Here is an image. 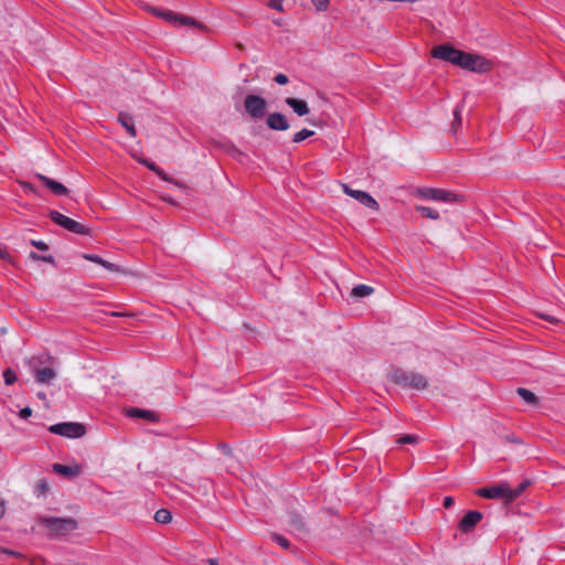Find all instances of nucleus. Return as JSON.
<instances>
[{"instance_id": "44", "label": "nucleus", "mask_w": 565, "mask_h": 565, "mask_svg": "<svg viewBox=\"0 0 565 565\" xmlns=\"http://www.w3.org/2000/svg\"><path fill=\"white\" fill-rule=\"evenodd\" d=\"M454 504V499L451 497H446L444 499L443 505L446 509H449Z\"/></svg>"}, {"instance_id": "40", "label": "nucleus", "mask_w": 565, "mask_h": 565, "mask_svg": "<svg viewBox=\"0 0 565 565\" xmlns=\"http://www.w3.org/2000/svg\"><path fill=\"white\" fill-rule=\"evenodd\" d=\"M291 524L296 527V529H301L303 526L302 524V521L300 518L298 516H295L291 519Z\"/></svg>"}, {"instance_id": "31", "label": "nucleus", "mask_w": 565, "mask_h": 565, "mask_svg": "<svg viewBox=\"0 0 565 565\" xmlns=\"http://www.w3.org/2000/svg\"><path fill=\"white\" fill-rule=\"evenodd\" d=\"M418 438L414 435H405L397 439V444L404 445V444H416Z\"/></svg>"}, {"instance_id": "26", "label": "nucleus", "mask_w": 565, "mask_h": 565, "mask_svg": "<svg viewBox=\"0 0 565 565\" xmlns=\"http://www.w3.org/2000/svg\"><path fill=\"white\" fill-rule=\"evenodd\" d=\"M154 520L159 523L166 524L171 520V513L169 510L160 509L154 514Z\"/></svg>"}, {"instance_id": "2", "label": "nucleus", "mask_w": 565, "mask_h": 565, "mask_svg": "<svg viewBox=\"0 0 565 565\" xmlns=\"http://www.w3.org/2000/svg\"><path fill=\"white\" fill-rule=\"evenodd\" d=\"M43 524L55 536H64L77 529V522L72 518H49L43 520Z\"/></svg>"}, {"instance_id": "12", "label": "nucleus", "mask_w": 565, "mask_h": 565, "mask_svg": "<svg viewBox=\"0 0 565 565\" xmlns=\"http://www.w3.org/2000/svg\"><path fill=\"white\" fill-rule=\"evenodd\" d=\"M268 128L271 130L285 131L288 130L290 125L287 117L280 113L269 114L266 120Z\"/></svg>"}, {"instance_id": "33", "label": "nucleus", "mask_w": 565, "mask_h": 565, "mask_svg": "<svg viewBox=\"0 0 565 565\" xmlns=\"http://www.w3.org/2000/svg\"><path fill=\"white\" fill-rule=\"evenodd\" d=\"M267 6L274 10H277L279 12H284V3L282 0H269Z\"/></svg>"}, {"instance_id": "15", "label": "nucleus", "mask_w": 565, "mask_h": 565, "mask_svg": "<svg viewBox=\"0 0 565 565\" xmlns=\"http://www.w3.org/2000/svg\"><path fill=\"white\" fill-rule=\"evenodd\" d=\"M36 178L41 180L52 191V193L56 195H66L68 193L67 188L55 180H52L43 174H36Z\"/></svg>"}, {"instance_id": "20", "label": "nucleus", "mask_w": 565, "mask_h": 565, "mask_svg": "<svg viewBox=\"0 0 565 565\" xmlns=\"http://www.w3.org/2000/svg\"><path fill=\"white\" fill-rule=\"evenodd\" d=\"M373 290L374 289L370 286L358 285L352 289L351 295L356 298H363L370 296L373 292Z\"/></svg>"}, {"instance_id": "11", "label": "nucleus", "mask_w": 565, "mask_h": 565, "mask_svg": "<svg viewBox=\"0 0 565 565\" xmlns=\"http://www.w3.org/2000/svg\"><path fill=\"white\" fill-rule=\"evenodd\" d=\"M343 192L351 198L359 201L364 206L372 209L374 211H379L380 205L374 198H372L369 193L361 190H353L348 184H342Z\"/></svg>"}, {"instance_id": "28", "label": "nucleus", "mask_w": 565, "mask_h": 565, "mask_svg": "<svg viewBox=\"0 0 565 565\" xmlns=\"http://www.w3.org/2000/svg\"><path fill=\"white\" fill-rule=\"evenodd\" d=\"M271 539H273V540H274L278 545H280L282 548H285V550H289V548H290V543H289V541H288L286 537H284L282 535L274 533V534L271 535Z\"/></svg>"}, {"instance_id": "41", "label": "nucleus", "mask_w": 565, "mask_h": 565, "mask_svg": "<svg viewBox=\"0 0 565 565\" xmlns=\"http://www.w3.org/2000/svg\"><path fill=\"white\" fill-rule=\"evenodd\" d=\"M541 318L546 320V321H550L552 323H557L559 322V319L553 317V316H550V315H541Z\"/></svg>"}, {"instance_id": "27", "label": "nucleus", "mask_w": 565, "mask_h": 565, "mask_svg": "<svg viewBox=\"0 0 565 565\" xmlns=\"http://www.w3.org/2000/svg\"><path fill=\"white\" fill-rule=\"evenodd\" d=\"M313 135H315L313 130H309V129L305 128V129H302V130H300V131H298V132H296L294 135L292 142H296V143L301 142L305 139H307V138H309V137H311Z\"/></svg>"}, {"instance_id": "18", "label": "nucleus", "mask_w": 565, "mask_h": 565, "mask_svg": "<svg viewBox=\"0 0 565 565\" xmlns=\"http://www.w3.org/2000/svg\"><path fill=\"white\" fill-rule=\"evenodd\" d=\"M56 376L52 367H43L35 371V379L39 383L50 384Z\"/></svg>"}, {"instance_id": "9", "label": "nucleus", "mask_w": 565, "mask_h": 565, "mask_svg": "<svg viewBox=\"0 0 565 565\" xmlns=\"http://www.w3.org/2000/svg\"><path fill=\"white\" fill-rule=\"evenodd\" d=\"M417 195L422 199L450 202L455 201L457 195L440 189L424 188L417 190Z\"/></svg>"}, {"instance_id": "24", "label": "nucleus", "mask_w": 565, "mask_h": 565, "mask_svg": "<svg viewBox=\"0 0 565 565\" xmlns=\"http://www.w3.org/2000/svg\"><path fill=\"white\" fill-rule=\"evenodd\" d=\"M141 164H145L148 169L156 172L158 175H160L162 179L167 180L166 174L162 172V170L157 167L153 162L148 161L143 158H136Z\"/></svg>"}, {"instance_id": "48", "label": "nucleus", "mask_w": 565, "mask_h": 565, "mask_svg": "<svg viewBox=\"0 0 565 565\" xmlns=\"http://www.w3.org/2000/svg\"><path fill=\"white\" fill-rule=\"evenodd\" d=\"M41 260L51 263L53 258L51 256H42Z\"/></svg>"}, {"instance_id": "32", "label": "nucleus", "mask_w": 565, "mask_h": 565, "mask_svg": "<svg viewBox=\"0 0 565 565\" xmlns=\"http://www.w3.org/2000/svg\"><path fill=\"white\" fill-rule=\"evenodd\" d=\"M35 489L39 495H44L49 491L47 482L45 480H39Z\"/></svg>"}, {"instance_id": "14", "label": "nucleus", "mask_w": 565, "mask_h": 565, "mask_svg": "<svg viewBox=\"0 0 565 565\" xmlns=\"http://www.w3.org/2000/svg\"><path fill=\"white\" fill-rule=\"evenodd\" d=\"M52 469L57 475L64 476L66 478H74L82 471V467L79 465L66 466L62 463H54Z\"/></svg>"}, {"instance_id": "16", "label": "nucleus", "mask_w": 565, "mask_h": 565, "mask_svg": "<svg viewBox=\"0 0 565 565\" xmlns=\"http://www.w3.org/2000/svg\"><path fill=\"white\" fill-rule=\"evenodd\" d=\"M286 104L292 108V110L298 115V116H306L309 114V107H308V104L302 100V99H297V98H292V97H288L286 98Z\"/></svg>"}, {"instance_id": "25", "label": "nucleus", "mask_w": 565, "mask_h": 565, "mask_svg": "<svg viewBox=\"0 0 565 565\" xmlns=\"http://www.w3.org/2000/svg\"><path fill=\"white\" fill-rule=\"evenodd\" d=\"M518 394L529 404L536 403V396L533 392L526 390V388H518Z\"/></svg>"}, {"instance_id": "19", "label": "nucleus", "mask_w": 565, "mask_h": 565, "mask_svg": "<svg viewBox=\"0 0 565 565\" xmlns=\"http://www.w3.org/2000/svg\"><path fill=\"white\" fill-rule=\"evenodd\" d=\"M118 121L122 125V127L127 130L128 135L131 138L136 137L137 131L134 126L132 117L130 115L121 113L118 117Z\"/></svg>"}, {"instance_id": "21", "label": "nucleus", "mask_w": 565, "mask_h": 565, "mask_svg": "<svg viewBox=\"0 0 565 565\" xmlns=\"http://www.w3.org/2000/svg\"><path fill=\"white\" fill-rule=\"evenodd\" d=\"M462 105H457L454 109V120L451 122V132L455 135L458 130V128L461 125V113H462Z\"/></svg>"}, {"instance_id": "4", "label": "nucleus", "mask_w": 565, "mask_h": 565, "mask_svg": "<svg viewBox=\"0 0 565 565\" xmlns=\"http://www.w3.org/2000/svg\"><path fill=\"white\" fill-rule=\"evenodd\" d=\"M50 218L61 227L75 233L79 235H87L89 234L88 228H86L83 224L78 223L75 220H72L68 216H65L64 214L57 212V211H50L49 213Z\"/></svg>"}, {"instance_id": "10", "label": "nucleus", "mask_w": 565, "mask_h": 565, "mask_svg": "<svg viewBox=\"0 0 565 565\" xmlns=\"http://www.w3.org/2000/svg\"><path fill=\"white\" fill-rule=\"evenodd\" d=\"M461 54L462 51L450 45H438L433 50L434 57L450 62L455 65H459Z\"/></svg>"}, {"instance_id": "1", "label": "nucleus", "mask_w": 565, "mask_h": 565, "mask_svg": "<svg viewBox=\"0 0 565 565\" xmlns=\"http://www.w3.org/2000/svg\"><path fill=\"white\" fill-rule=\"evenodd\" d=\"M388 377L404 388L424 390L428 385L427 379L423 374L401 369L392 370Z\"/></svg>"}, {"instance_id": "6", "label": "nucleus", "mask_w": 565, "mask_h": 565, "mask_svg": "<svg viewBox=\"0 0 565 565\" xmlns=\"http://www.w3.org/2000/svg\"><path fill=\"white\" fill-rule=\"evenodd\" d=\"M266 100L257 95H247L244 100L246 113L255 120L262 119L266 111Z\"/></svg>"}, {"instance_id": "23", "label": "nucleus", "mask_w": 565, "mask_h": 565, "mask_svg": "<svg viewBox=\"0 0 565 565\" xmlns=\"http://www.w3.org/2000/svg\"><path fill=\"white\" fill-rule=\"evenodd\" d=\"M531 484L530 480H524L521 482L518 488L511 489L510 488V500H515Z\"/></svg>"}, {"instance_id": "13", "label": "nucleus", "mask_w": 565, "mask_h": 565, "mask_svg": "<svg viewBox=\"0 0 565 565\" xmlns=\"http://www.w3.org/2000/svg\"><path fill=\"white\" fill-rule=\"evenodd\" d=\"M482 514L479 511H469L459 522V530L461 532H470L480 521Z\"/></svg>"}, {"instance_id": "43", "label": "nucleus", "mask_w": 565, "mask_h": 565, "mask_svg": "<svg viewBox=\"0 0 565 565\" xmlns=\"http://www.w3.org/2000/svg\"><path fill=\"white\" fill-rule=\"evenodd\" d=\"M0 258L7 262H11V256L6 249L0 248Z\"/></svg>"}, {"instance_id": "34", "label": "nucleus", "mask_w": 565, "mask_h": 565, "mask_svg": "<svg viewBox=\"0 0 565 565\" xmlns=\"http://www.w3.org/2000/svg\"><path fill=\"white\" fill-rule=\"evenodd\" d=\"M100 266H103L105 269L109 270V271H114V273H118L120 271L119 267L108 260H105L103 259L102 263L99 264Z\"/></svg>"}, {"instance_id": "30", "label": "nucleus", "mask_w": 565, "mask_h": 565, "mask_svg": "<svg viewBox=\"0 0 565 565\" xmlns=\"http://www.w3.org/2000/svg\"><path fill=\"white\" fill-rule=\"evenodd\" d=\"M317 11H327L330 4V0H311Z\"/></svg>"}, {"instance_id": "49", "label": "nucleus", "mask_w": 565, "mask_h": 565, "mask_svg": "<svg viewBox=\"0 0 565 565\" xmlns=\"http://www.w3.org/2000/svg\"><path fill=\"white\" fill-rule=\"evenodd\" d=\"M210 565H220L215 559H209Z\"/></svg>"}, {"instance_id": "29", "label": "nucleus", "mask_w": 565, "mask_h": 565, "mask_svg": "<svg viewBox=\"0 0 565 565\" xmlns=\"http://www.w3.org/2000/svg\"><path fill=\"white\" fill-rule=\"evenodd\" d=\"M3 380L7 385H12L17 381V374L11 369L3 372Z\"/></svg>"}, {"instance_id": "22", "label": "nucleus", "mask_w": 565, "mask_h": 565, "mask_svg": "<svg viewBox=\"0 0 565 565\" xmlns=\"http://www.w3.org/2000/svg\"><path fill=\"white\" fill-rule=\"evenodd\" d=\"M416 210L423 216L428 217L430 220H438L439 218V213L436 210L431 209V207L423 206V205H417Z\"/></svg>"}, {"instance_id": "17", "label": "nucleus", "mask_w": 565, "mask_h": 565, "mask_svg": "<svg viewBox=\"0 0 565 565\" xmlns=\"http://www.w3.org/2000/svg\"><path fill=\"white\" fill-rule=\"evenodd\" d=\"M127 415L131 418H142V419H147L149 422H156L157 420V415L156 413L151 412V411H147V409H141V408H129L127 411Z\"/></svg>"}, {"instance_id": "35", "label": "nucleus", "mask_w": 565, "mask_h": 565, "mask_svg": "<svg viewBox=\"0 0 565 565\" xmlns=\"http://www.w3.org/2000/svg\"><path fill=\"white\" fill-rule=\"evenodd\" d=\"M274 81L278 84V85H286L289 79H288V76L282 74V73H279L277 74L275 77H274Z\"/></svg>"}, {"instance_id": "7", "label": "nucleus", "mask_w": 565, "mask_h": 565, "mask_svg": "<svg viewBox=\"0 0 565 565\" xmlns=\"http://www.w3.org/2000/svg\"><path fill=\"white\" fill-rule=\"evenodd\" d=\"M151 12L173 25H193V26L202 28L201 23H199L194 19H192L190 17L182 15V14L174 13L172 11H161V10L153 8V9H151Z\"/></svg>"}, {"instance_id": "38", "label": "nucleus", "mask_w": 565, "mask_h": 565, "mask_svg": "<svg viewBox=\"0 0 565 565\" xmlns=\"http://www.w3.org/2000/svg\"><path fill=\"white\" fill-rule=\"evenodd\" d=\"M32 415V409L30 407H24L20 411V417L22 419H26Z\"/></svg>"}, {"instance_id": "39", "label": "nucleus", "mask_w": 565, "mask_h": 565, "mask_svg": "<svg viewBox=\"0 0 565 565\" xmlns=\"http://www.w3.org/2000/svg\"><path fill=\"white\" fill-rule=\"evenodd\" d=\"M0 553L7 554V555H10V556H15V557H20L21 556L20 553L15 552V551H12V550L3 548V547H0Z\"/></svg>"}, {"instance_id": "42", "label": "nucleus", "mask_w": 565, "mask_h": 565, "mask_svg": "<svg viewBox=\"0 0 565 565\" xmlns=\"http://www.w3.org/2000/svg\"><path fill=\"white\" fill-rule=\"evenodd\" d=\"M21 185L25 189V191L30 193H35V188L29 182H22Z\"/></svg>"}, {"instance_id": "5", "label": "nucleus", "mask_w": 565, "mask_h": 565, "mask_svg": "<svg viewBox=\"0 0 565 565\" xmlns=\"http://www.w3.org/2000/svg\"><path fill=\"white\" fill-rule=\"evenodd\" d=\"M52 434L67 438H79L85 435V426L79 423H58L49 427Z\"/></svg>"}, {"instance_id": "45", "label": "nucleus", "mask_w": 565, "mask_h": 565, "mask_svg": "<svg viewBox=\"0 0 565 565\" xmlns=\"http://www.w3.org/2000/svg\"><path fill=\"white\" fill-rule=\"evenodd\" d=\"M30 257L34 260H41L42 256L38 255L36 253L34 252H31L30 253Z\"/></svg>"}, {"instance_id": "8", "label": "nucleus", "mask_w": 565, "mask_h": 565, "mask_svg": "<svg viewBox=\"0 0 565 565\" xmlns=\"http://www.w3.org/2000/svg\"><path fill=\"white\" fill-rule=\"evenodd\" d=\"M478 495L487 499H504L507 502H511L510 500V486L505 482L488 487L481 488L477 491Z\"/></svg>"}, {"instance_id": "47", "label": "nucleus", "mask_w": 565, "mask_h": 565, "mask_svg": "<svg viewBox=\"0 0 565 565\" xmlns=\"http://www.w3.org/2000/svg\"><path fill=\"white\" fill-rule=\"evenodd\" d=\"M113 317H126L129 316L128 313H120V312H111Z\"/></svg>"}, {"instance_id": "46", "label": "nucleus", "mask_w": 565, "mask_h": 565, "mask_svg": "<svg viewBox=\"0 0 565 565\" xmlns=\"http://www.w3.org/2000/svg\"><path fill=\"white\" fill-rule=\"evenodd\" d=\"M4 511H6V509H4V502H3V501H0V519L3 516Z\"/></svg>"}, {"instance_id": "3", "label": "nucleus", "mask_w": 565, "mask_h": 565, "mask_svg": "<svg viewBox=\"0 0 565 565\" xmlns=\"http://www.w3.org/2000/svg\"><path fill=\"white\" fill-rule=\"evenodd\" d=\"M458 66H461L462 68L472 71V72L484 73V72L490 71L491 63L488 60H486L483 56L462 52L461 57H460V63Z\"/></svg>"}, {"instance_id": "37", "label": "nucleus", "mask_w": 565, "mask_h": 565, "mask_svg": "<svg viewBox=\"0 0 565 565\" xmlns=\"http://www.w3.org/2000/svg\"><path fill=\"white\" fill-rule=\"evenodd\" d=\"M31 244L40 250H46L49 248L43 241H31Z\"/></svg>"}, {"instance_id": "36", "label": "nucleus", "mask_w": 565, "mask_h": 565, "mask_svg": "<svg viewBox=\"0 0 565 565\" xmlns=\"http://www.w3.org/2000/svg\"><path fill=\"white\" fill-rule=\"evenodd\" d=\"M84 258L87 259V260H90V262H94L96 264H100L103 258L97 256V255H93V254H85L84 255Z\"/></svg>"}]
</instances>
